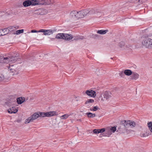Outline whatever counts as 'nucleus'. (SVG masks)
Here are the masks:
<instances>
[{"instance_id":"nucleus-1","label":"nucleus","mask_w":152,"mask_h":152,"mask_svg":"<svg viewBox=\"0 0 152 152\" xmlns=\"http://www.w3.org/2000/svg\"><path fill=\"white\" fill-rule=\"evenodd\" d=\"M121 126L118 128L120 132L121 133H124L126 131V128L131 127V128L134 127L136 124V123L129 120L126 121L123 120L121 121Z\"/></svg>"},{"instance_id":"nucleus-2","label":"nucleus","mask_w":152,"mask_h":152,"mask_svg":"<svg viewBox=\"0 0 152 152\" xmlns=\"http://www.w3.org/2000/svg\"><path fill=\"white\" fill-rule=\"evenodd\" d=\"M18 54H17V56H8L4 57L3 56H1L0 58L1 60V62L6 63H8L10 61L12 62H15L18 59Z\"/></svg>"},{"instance_id":"nucleus-3","label":"nucleus","mask_w":152,"mask_h":152,"mask_svg":"<svg viewBox=\"0 0 152 152\" xmlns=\"http://www.w3.org/2000/svg\"><path fill=\"white\" fill-rule=\"evenodd\" d=\"M142 45L146 48H152V39L148 37H145L142 42Z\"/></svg>"},{"instance_id":"nucleus-4","label":"nucleus","mask_w":152,"mask_h":152,"mask_svg":"<svg viewBox=\"0 0 152 152\" xmlns=\"http://www.w3.org/2000/svg\"><path fill=\"white\" fill-rule=\"evenodd\" d=\"M73 38L71 34L64 33L58 34V39H62L66 40H70Z\"/></svg>"},{"instance_id":"nucleus-5","label":"nucleus","mask_w":152,"mask_h":152,"mask_svg":"<svg viewBox=\"0 0 152 152\" xmlns=\"http://www.w3.org/2000/svg\"><path fill=\"white\" fill-rule=\"evenodd\" d=\"M34 5H49L51 4L50 0H33Z\"/></svg>"},{"instance_id":"nucleus-6","label":"nucleus","mask_w":152,"mask_h":152,"mask_svg":"<svg viewBox=\"0 0 152 152\" xmlns=\"http://www.w3.org/2000/svg\"><path fill=\"white\" fill-rule=\"evenodd\" d=\"M39 117L38 112L34 113L31 117L28 118L25 121V124L29 123L30 122L38 118Z\"/></svg>"},{"instance_id":"nucleus-7","label":"nucleus","mask_w":152,"mask_h":152,"mask_svg":"<svg viewBox=\"0 0 152 152\" xmlns=\"http://www.w3.org/2000/svg\"><path fill=\"white\" fill-rule=\"evenodd\" d=\"M86 94L88 96L93 97H95L96 96V92L95 91L91 90H86Z\"/></svg>"},{"instance_id":"nucleus-8","label":"nucleus","mask_w":152,"mask_h":152,"mask_svg":"<svg viewBox=\"0 0 152 152\" xmlns=\"http://www.w3.org/2000/svg\"><path fill=\"white\" fill-rule=\"evenodd\" d=\"M79 13L78 12L75 11H72L70 13V16L71 18L76 19L79 18Z\"/></svg>"},{"instance_id":"nucleus-9","label":"nucleus","mask_w":152,"mask_h":152,"mask_svg":"<svg viewBox=\"0 0 152 152\" xmlns=\"http://www.w3.org/2000/svg\"><path fill=\"white\" fill-rule=\"evenodd\" d=\"M33 0H27L24 1L23 3V5L25 7H27L31 5L34 6Z\"/></svg>"},{"instance_id":"nucleus-10","label":"nucleus","mask_w":152,"mask_h":152,"mask_svg":"<svg viewBox=\"0 0 152 152\" xmlns=\"http://www.w3.org/2000/svg\"><path fill=\"white\" fill-rule=\"evenodd\" d=\"M45 11L43 9H39L35 11L34 14L37 15H43L45 14Z\"/></svg>"},{"instance_id":"nucleus-11","label":"nucleus","mask_w":152,"mask_h":152,"mask_svg":"<svg viewBox=\"0 0 152 152\" xmlns=\"http://www.w3.org/2000/svg\"><path fill=\"white\" fill-rule=\"evenodd\" d=\"M79 13V18H83L88 14V10L84 9L81 11L78 12Z\"/></svg>"},{"instance_id":"nucleus-12","label":"nucleus","mask_w":152,"mask_h":152,"mask_svg":"<svg viewBox=\"0 0 152 152\" xmlns=\"http://www.w3.org/2000/svg\"><path fill=\"white\" fill-rule=\"evenodd\" d=\"M56 28H55L53 29H50L48 30H45L44 35H50L56 32Z\"/></svg>"},{"instance_id":"nucleus-13","label":"nucleus","mask_w":152,"mask_h":152,"mask_svg":"<svg viewBox=\"0 0 152 152\" xmlns=\"http://www.w3.org/2000/svg\"><path fill=\"white\" fill-rule=\"evenodd\" d=\"M111 94L110 92L109 93L107 91H105L103 95L104 98L106 99H108L111 97V96L110 95Z\"/></svg>"},{"instance_id":"nucleus-14","label":"nucleus","mask_w":152,"mask_h":152,"mask_svg":"<svg viewBox=\"0 0 152 152\" xmlns=\"http://www.w3.org/2000/svg\"><path fill=\"white\" fill-rule=\"evenodd\" d=\"M16 100L18 104H21L25 101V98L22 97H19L17 98Z\"/></svg>"},{"instance_id":"nucleus-15","label":"nucleus","mask_w":152,"mask_h":152,"mask_svg":"<svg viewBox=\"0 0 152 152\" xmlns=\"http://www.w3.org/2000/svg\"><path fill=\"white\" fill-rule=\"evenodd\" d=\"M18 111V110L16 109H15V108L12 107L10 108L9 110H8V112L10 113H15Z\"/></svg>"},{"instance_id":"nucleus-16","label":"nucleus","mask_w":152,"mask_h":152,"mask_svg":"<svg viewBox=\"0 0 152 152\" xmlns=\"http://www.w3.org/2000/svg\"><path fill=\"white\" fill-rule=\"evenodd\" d=\"M132 75L131 76V79H134V80H136L139 77V75L135 72H132Z\"/></svg>"},{"instance_id":"nucleus-17","label":"nucleus","mask_w":152,"mask_h":152,"mask_svg":"<svg viewBox=\"0 0 152 152\" xmlns=\"http://www.w3.org/2000/svg\"><path fill=\"white\" fill-rule=\"evenodd\" d=\"M124 73L125 75L129 76L132 74V72L131 70L127 69L124 71Z\"/></svg>"},{"instance_id":"nucleus-18","label":"nucleus","mask_w":152,"mask_h":152,"mask_svg":"<svg viewBox=\"0 0 152 152\" xmlns=\"http://www.w3.org/2000/svg\"><path fill=\"white\" fill-rule=\"evenodd\" d=\"M107 30H99L97 31V33L99 34H104L108 31Z\"/></svg>"},{"instance_id":"nucleus-19","label":"nucleus","mask_w":152,"mask_h":152,"mask_svg":"<svg viewBox=\"0 0 152 152\" xmlns=\"http://www.w3.org/2000/svg\"><path fill=\"white\" fill-rule=\"evenodd\" d=\"M47 114V117H50L54 115L55 114L56 112L54 111H52L46 112Z\"/></svg>"},{"instance_id":"nucleus-20","label":"nucleus","mask_w":152,"mask_h":152,"mask_svg":"<svg viewBox=\"0 0 152 152\" xmlns=\"http://www.w3.org/2000/svg\"><path fill=\"white\" fill-rule=\"evenodd\" d=\"M4 30H6V29H0V36L4 35L8 33V31L6 32H5V31L3 32Z\"/></svg>"},{"instance_id":"nucleus-21","label":"nucleus","mask_w":152,"mask_h":152,"mask_svg":"<svg viewBox=\"0 0 152 152\" xmlns=\"http://www.w3.org/2000/svg\"><path fill=\"white\" fill-rule=\"evenodd\" d=\"M38 113L39 115V117H47V113L38 112Z\"/></svg>"},{"instance_id":"nucleus-22","label":"nucleus","mask_w":152,"mask_h":152,"mask_svg":"<svg viewBox=\"0 0 152 152\" xmlns=\"http://www.w3.org/2000/svg\"><path fill=\"white\" fill-rule=\"evenodd\" d=\"M70 115H69L67 114H66L61 116L59 115L58 116L60 117V118L62 119H67Z\"/></svg>"},{"instance_id":"nucleus-23","label":"nucleus","mask_w":152,"mask_h":152,"mask_svg":"<svg viewBox=\"0 0 152 152\" xmlns=\"http://www.w3.org/2000/svg\"><path fill=\"white\" fill-rule=\"evenodd\" d=\"M88 14L90 15H92L95 13V11L93 9H91L90 10H88Z\"/></svg>"},{"instance_id":"nucleus-24","label":"nucleus","mask_w":152,"mask_h":152,"mask_svg":"<svg viewBox=\"0 0 152 152\" xmlns=\"http://www.w3.org/2000/svg\"><path fill=\"white\" fill-rule=\"evenodd\" d=\"M148 126L151 132H152V122H148Z\"/></svg>"},{"instance_id":"nucleus-25","label":"nucleus","mask_w":152,"mask_h":152,"mask_svg":"<svg viewBox=\"0 0 152 152\" xmlns=\"http://www.w3.org/2000/svg\"><path fill=\"white\" fill-rule=\"evenodd\" d=\"M94 102V100L93 99H88L86 102L85 104H87L89 103H93Z\"/></svg>"},{"instance_id":"nucleus-26","label":"nucleus","mask_w":152,"mask_h":152,"mask_svg":"<svg viewBox=\"0 0 152 152\" xmlns=\"http://www.w3.org/2000/svg\"><path fill=\"white\" fill-rule=\"evenodd\" d=\"M106 133L107 134L108 137H109L112 134V132H111L110 129H107L106 130Z\"/></svg>"},{"instance_id":"nucleus-27","label":"nucleus","mask_w":152,"mask_h":152,"mask_svg":"<svg viewBox=\"0 0 152 152\" xmlns=\"http://www.w3.org/2000/svg\"><path fill=\"white\" fill-rule=\"evenodd\" d=\"M110 129L112 132L114 133L116 131V126H112L111 127V128Z\"/></svg>"},{"instance_id":"nucleus-28","label":"nucleus","mask_w":152,"mask_h":152,"mask_svg":"<svg viewBox=\"0 0 152 152\" xmlns=\"http://www.w3.org/2000/svg\"><path fill=\"white\" fill-rule=\"evenodd\" d=\"M24 31V30L23 29H20L16 31V34H19L23 33Z\"/></svg>"},{"instance_id":"nucleus-29","label":"nucleus","mask_w":152,"mask_h":152,"mask_svg":"<svg viewBox=\"0 0 152 152\" xmlns=\"http://www.w3.org/2000/svg\"><path fill=\"white\" fill-rule=\"evenodd\" d=\"M125 45V43L124 42L121 41L120 42L119 44V47L121 48H122Z\"/></svg>"},{"instance_id":"nucleus-30","label":"nucleus","mask_w":152,"mask_h":152,"mask_svg":"<svg viewBox=\"0 0 152 152\" xmlns=\"http://www.w3.org/2000/svg\"><path fill=\"white\" fill-rule=\"evenodd\" d=\"M140 0H129V1L132 3H137V2L140 3Z\"/></svg>"},{"instance_id":"nucleus-31","label":"nucleus","mask_w":152,"mask_h":152,"mask_svg":"<svg viewBox=\"0 0 152 152\" xmlns=\"http://www.w3.org/2000/svg\"><path fill=\"white\" fill-rule=\"evenodd\" d=\"M86 115H87L88 117V118H92V113L89 112L87 113H86Z\"/></svg>"},{"instance_id":"nucleus-32","label":"nucleus","mask_w":152,"mask_h":152,"mask_svg":"<svg viewBox=\"0 0 152 152\" xmlns=\"http://www.w3.org/2000/svg\"><path fill=\"white\" fill-rule=\"evenodd\" d=\"M99 35L98 34H93L92 36L91 37H92L94 39H96L97 38L99 37Z\"/></svg>"},{"instance_id":"nucleus-33","label":"nucleus","mask_w":152,"mask_h":152,"mask_svg":"<svg viewBox=\"0 0 152 152\" xmlns=\"http://www.w3.org/2000/svg\"><path fill=\"white\" fill-rule=\"evenodd\" d=\"M15 28L16 29L17 28L16 27H14V26H10L7 28L8 30H9V31L11 29H13V30Z\"/></svg>"},{"instance_id":"nucleus-34","label":"nucleus","mask_w":152,"mask_h":152,"mask_svg":"<svg viewBox=\"0 0 152 152\" xmlns=\"http://www.w3.org/2000/svg\"><path fill=\"white\" fill-rule=\"evenodd\" d=\"M119 74L121 77L124 78L125 76V75L123 71H122L121 72H119Z\"/></svg>"},{"instance_id":"nucleus-35","label":"nucleus","mask_w":152,"mask_h":152,"mask_svg":"<svg viewBox=\"0 0 152 152\" xmlns=\"http://www.w3.org/2000/svg\"><path fill=\"white\" fill-rule=\"evenodd\" d=\"M99 129V133H103L104 132L105 130V129L104 128H102V129Z\"/></svg>"},{"instance_id":"nucleus-36","label":"nucleus","mask_w":152,"mask_h":152,"mask_svg":"<svg viewBox=\"0 0 152 152\" xmlns=\"http://www.w3.org/2000/svg\"><path fill=\"white\" fill-rule=\"evenodd\" d=\"M93 132L94 133V134H97L99 133V129H94L93 131Z\"/></svg>"},{"instance_id":"nucleus-37","label":"nucleus","mask_w":152,"mask_h":152,"mask_svg":"<svg viewBox=\"0 0 152 152\" xmlns=\"http://www.w3.org/2000/svg\"><path fill=\"white\" fill-rule=\"evenodd\" d=\"M99 108L97 106H94L92 108L93 111H95L97 110L98 109H99Z\"/></svg>"},{"instance_id":"nucleus-38","label":"nucleus","mask_w":152,"mask_h":152,"mask_svg":"<svg viewBox=\"0 0 152 152\" xmlns=\"http://www.w3.org/2000/svg\"><path fill=\"white\" fill-rule=\"evenodd\" d=\"M84 37L83 36H78L77 37V38L76 39H84Z\"/></svg>"},{"instance_id":"nucleus-39","label":"nucleus","mask_w":152,"mask_h":152,"mask_svg":"<svg viewBox=\"0 0 152 152\" xmlns=\"http://www.w3.org/2000/svg\"><path fill=\"white\" fill-rule=\"evenodd\" d=\"M149 134H151V133H150V134H149V133H148V134H147V133H146V134H143L142 135L141 134V137H145L146 136H148Z\"/></svg>"},{"instance_id":"nucleus-40","label":"nucleus","mask_w":152,"mask_h":152,"mask_svg":"<svg viewBox=\"0 0 152 152\" xmlns=\"http://www.w3.org/2000/svg\"><path fill=\"white\" fill-rule=\"evenodd\" d=\"M4 79V76L3 75L0 74V81Z\"/></svg>"},{"instance_id":"nucleus-41","label":"nucleus","mask_w":152,"mask_h":152,"mask_svg":"<svg viewBox=\"0 0 152 152\" xmlns=\"http://www.w3.org/2000/svg\"><path fill=\"white\" fill-rule=\"evenodd\" d=\"M45 29H41L38 31V32H43L44 34L45 32Z\"/></svg>"},{"instance_id":"nucleus-42","label":"nucleus","mask_w":152,"mask_h":152,"mask_svg":"<svg viewBox=\"0 0 152 152\" xmlns=\"http://www.w3.org/2000/svg\"><path fill=\"white\" fill-rule=\"evenodd\" d=\"M148 0H140V3L142 4L145 2V1H147Z\"/></svg>"},{"instance_id":"nucleus-43","label":"nucleus","mask_w":152,"mask_h":152,"mask_svg":"<svg viewBox=\"0 0 152 152\" xmlns=\"http://www.w3.org/2000/svg\"><path fill=\"white\" fill-rule=\"evenodd\" d=\"M31 33H37V32H38V31L36 30H31Z\"/></svg>"},{"instance_id":"nucleus-44","label":"nucleus","mask_w":152,"mask_h":152,"mask_svg":"<svg viewBox=\"0 0 152 152\" xmlns=\"http://www.w3.org/2000/svg\"><path fill=\"white\" fill-rule=\"evenodd\" d=\"M4 29H6V30H4V31H3V32H4V31H5V32H6L7 31H8V33L9 31V30H8L7 28H5Z\"/></svg>"},{"instance_id":"nucleus-45","label":"nucleus","mask_w":152,"mask_h":152,"mask_svg":"<svg viewBox=\"0 0 152 152\" xmlns=\"http://www.w3.org/2000/svg\"><path fill=\"white\" fill-rule=\"evenodd\" d=\"M103 14V13H101V15H98V14L97 15L99 16V17H100L101 16H102L103 15H104V14Z\"/></svg>"},{"instance_id":"nucleus-46","label":"nucleus","mask_w":152,"mask_h":152,"mask_svg":"<svg viewBox=\"0 0 152 152\" xmlns=\"http://www.w3.org/2000/svg\"><path fill=\"white\" fill-rule=\"evenodd\" d=\"M95 116H96V115L95 114L92 113V118L94 117Z\"/></svg>"},{"instance_id":"nucleus-47","label":"nucleus","mask_w":152,"mask_h":152,"mask_svg":"<svg viewBox=\"0 0 152 152\" xmlns=\"http://www.w3.org/2000/svg\"><path fill=\"white\" fill-rule=\"evenodd\" d=\"M90 110L91 111H93V110H92V108H90Z\"/></svg>"},{"instance_id":"nucleus-48","label":"nucleus","mask_w":152,"mask_h":152,"mask_svg":"<svg viewBox=\"0 0 152 152\" xmlns=\"http://www.w3.org/2000/svg\"><path fill=\"white\" fill-rule=\"evenodd\" d=\"M55 38H57V34H56V35Z\"/></svg>"},{"instance_id":"nucleus-49","label":"nucleus","mask_w":152,"mask_h":152,"mask_svg":"<svg viewBox=\"0 0 152 152\" xmlns=\"http://www.w3.org/2000/svg\"><path fill=\"white\" fill-rule=\"evenodd\" d=\"M17 54H18V53H16L15 55L14 56H17Z\"/></svg>"},{"instance_id":"nucleus-50","label":"nucleus","mask_w":152,"mask_h":152,"mask_svg":"<svg viewBox=\"0 0 152 152\" xmlns=\"http://www.w3.org/2000/svg\"><path fill=\"white\" fill-rule=\"evenodd\" d=\"M96 13H98V12H99V11H96Z\"/></svg>"},{"instance_id":"nucleus-51","label":"nucleus","mask_w":152,"mask_h":152,"mask_svg":"<svg viewBox=\"0 0 152 152\" xmlns=\"http://www.w3.org/2000/svg\"><path fill=\"white\" fill-rule=\"evenodd\" d=\"M130 51L132 50V49H130Z\"/></svg>"},{"instance_id":"nucleus-52","label":"nucleus","mask_w":152,"mask_h":152,"mask_svg":"<svg viewBox=\"0 0 152 152\" xmlns=\"http://www.w3.org/2000/svg\"><path fill=\"white\" fill-rule=\"evenodd\" d=\"M79 121H81V120L80 119H79L78 120Z\"/></svg>"},{"instance_id":"nucleus-53","label":"nucleus","mask_w":152,"mask_h":152,"mask_svg":"<svg viewBox=\"0 0 152 152\" xmlns=\"http://www.w3.org/2000/svg\"><path fill=\"white\" fill-rule=\"evenodd\" d=\"M18 121V122H19V121L18 120V121Z\"/></svg>"},{"instance_id":"nucleus-54","label":"nucleus","mask_w":152,"mask_h":152,"mask_svg":"<svg viewBox=\"0 0 152 152\" xmlns=\"http://www.w3.org/2000/svg\"><path fill=\"white\" fill-rule=\"evenodd\" d=\"M113 58H111V59H112Z\"/></svg>"}]
</instances>
